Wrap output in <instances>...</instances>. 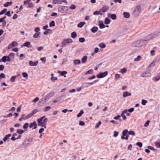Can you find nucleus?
<instances>
[{
    "mask_svg": "<svg viewBox=\"0 0 160 160\" xmlns=\"http://www.w3.org/2000/svg\"><path fill=\"white\" fill-rule=\"evenodd\" d=\"M37 125L36 122L34 121L32 123H31L29 125V127L30 128H32V129H35L37 128Z\"/></svg>",
    "mask_w": 160,
    "mask_h": 160,
    "instance_id": "obj_8",
    "label": "nucleus"
},
{
    "mask_svg": "<svg viewBox=\"0 0 160 160\" xmlns=\"http://www.w3.org/2000/svg\"><path fill=\"white\" fill-rule=\"evenodd\" d=\"M150 72L148 71L143 72L141 73V76L142 77H145L149 76Z\"/></svg>",
    "mask_w": 160,
    "mask_h": 160,
    "instance_id": "obj_12",
    "label": "nucleus"
},
{
    "mask_svg": "<svg viewBox=\"0 0 160 160\" xmlns=\"http://www.w3.org/2000/svg\"><path fill=\"white\" fill-rule=\"evenodd\" d=\"M79 41L80 42H83L85 41V39L83 37L80 38L79 39Z\"/></svg>",
    "mask_w": 160,
    "mask_h": 160,
    "instance_id": "obj_47",
    "label": "nucleus"
},
{
    "mask_svg": "<svg viewBox=\"0 0 160 160\" xmlns=\"http://www.w3.org/2000/svg\"><path fill=\"white\" fill-rule=\"evenodd\" d=\"M124 17L126 18H128L130 17L129 13L127 12H124L123 13Z\"/></svg>",
    "mask_w": 160,
    "mask_h": 160,
    "instance_id": "obj_18",
    "label": "nucleus"
},
{
    "mask_svg": "<svg viewBox=\"0 0 160 160\" xmlns=\"http://www.w3.org/2000/svg\"><path fill=\"white\" fill-rule=\"evenodd\" d=\"M129 134H128V133L127 135H126L125 136V137H124V138H122L121 139H122V140L125 139L126 140H128V137H129Z\"/></svg>",
    "mask_w": 160,
    "mask_h": 160,
    "instance_id": "obj_57",
    "label": "nucleus"
},
{
    "mask_svg": "<svg viewBox=\"0 0 160 160\" xmlns=\"http://www.w3.org/2000/svg\"><path fill=\"white\" fill-rule=\"evenodd\" d=\"M160 35V31L159 32H156L154 33H152L149 34L147 36L145 39H143V40H145L146 42H144L145 43H147L148 41L150 40L151 39L154 38H156L157 37Z\"/></svg>",
    "mask_w": 160,
    "mask_h": 160,
    "instance_id": "obj_1",
    "label": "nucleus"
},
{
    "mask_svg": "<svg viewBox=\"0 0 160 160\" xmlns=\"http://www.w3.org/2000/svg\"><path fill=\"white\" fill-rule=\"evenodd\" d=\"M28 126H29L28 123L27 122H26L24 124V125L23 126V127L24 129H26L28 128Z\"/></svg>",
    "mask_w": 160,
    "mask_h": 160,
    "instance_id": "obj_52",
    "label": "nucleus"
},
{
    "mask_svg": "<svg viewBox=\"0 0 160 160\" xmlns=\"http://www.w3.org/2000/svg\"><path fill=\"white\" fill-rule=\"evenodd\" d=\"M141 8L139 6H137L134 8L133 12V14L135 17L138 16L140 13Z\"/></svg>",
    "mask_w": 160,
    "mask_h": 160,
    "instance_id": "obj_4",
    "label": "nucleus"
},
{
    "mask_svg": "<svg viewBox=\"0 0 160 160\" xmlns=\"http://www.w3.org/2000/svg\"><path fill=\"white\" fill-rule=\"evenodd\" d=\"M29 65L31 66H36L38 63V61H36L35 62H33L31 60L29 61Z\"/></svg>",
    "mask_w": 160,
    "mask_h": 160,
    "instance_id": "obj_10",
    "label": "nucleus"
},
{
    "mask_svg": "<svg viewBox=\"0 0 160 160\" xmlns=\"http://www.w3.org/2000/svg\"><path fill=\"white\" fill-rule=\"evenodd\" d=\"M150 123V121L149 120H148L145 123L144 126L145 127H147L148 126Z\"/></svg>",
    "mask_w": 160,
    "mask_h": 160,
    "instance_id": "obj_59",
    "label": "nucleus"
},
{
    "mask_svg": "<svg viewBox=\"0 0 160 160\" xmlns=\"http://www.w3.org/2000/svg\"><path fill=\"white\" fill-rule=\"evenodd\" d=\"M128 134L130 135H132L133 136H134L135 135V132L133 131H130L128 132Z\"/></svg>",
    "mask_w": 160,
    "mask_h": 160,
    "instance_id": "obj_51",
    "label": "nucleus"
},
{
    "mask_svg": "<svg viewBox=\"0 0 160 160\" xmlns=\"http://www.w3.org/2000/svg\"><path fill=\"white\" fill-rule=\"evenodd\" d=\"M50 27H54L55 26V22L54 21H52L49 24Z\"/></svg>",
    "mask_w": 160,
    "mask_h": 160,
    "instance_id": "obj_38",
    "label": "nucleus"
},
{
    "mask_svg": "<svg viewBox=\"0 0 160 160\" xmlns=\"http://www.w3.org/2000/svg\"><path fill=\"white\" fill-rule=\"evenodd\" d=\"M40 59L43 63H45L46 62V58L45 57L41 58H40Z\"/></svg>",
    "mask_w": 160,
    "mask_h": 160,
    "instance_id": "obj_62",
    "label": "nucleus"
},
{
    "mask_svg": "<svg viewBox=\"0 0 160 160\" xmlns=\"http://www.w3.org/2000/svg\"><path fill=\"white\" fill-rule=\"evenodd\" d=\"M154 143L155 146L158 148H160V142H154Z\"/></svg>",
    "mask_w": 160,
    "mask_h": 160,
    "instance_id": "obj_41",
    "label": "nucleus"
},
{
    "mask_svg": "<svg viewBox=\"0 0 160 160\" xmlns=\"http://www.w3.org/2000/svg\"><path fill=\"white\" fill-rule=\"evenodd\" d=\"M15 135H17V134L16 133H15L13 135L11 138V139L12 140L14 141L16 139H18L19 138L20 136V135H19L16 138L15 137Z\"/></svg>",
    "mask_w": 160,
    "mask_h": 160,
    "instance_id": "obj_26",
    "label": "nucleus"
},
{
    "mask_svg": "<svg viewBox=\"0 0 160 160\" xmlns=\"http://www.w3.org/2000/svg\"><path fill=\"white\" fill-rule=\"evenodd\" d=\"M121 117V115H118L116 116H115L114 117V119L115 120H118L119 119V120L121 122L122 121V119L121 118L120 119Z\"/></svg>",
    "mask_w": 160,
    "mask_h": 160,
    "instance_id": "obj_37",
    "label": "nucleus"
},
{
    "mask_svg": "<svg viewBox=\"0 0 160 160\" xmlns=\"http://www.w3.org/2000/svg\"><path fill=\"white\" fill-rule=\"evenodd\" d=\"M101 12V11L100 10L99 11H96L93 12V14L94 15H98L100 14L101 15H102L103 14Z\"/></svg>",
    "mask_w": 160,
    "mask_h": 160,
    "instance_id": "obj_23",
    "label": "nucleus"
},
{
    "mask_svg": "<svg viewBox=\"0 0 160 160\" xmlns=\"http://www.w3.org/2000/svg\"><path fill=\"white\" fill-rule=\"evenodd\" d=\"M68 7L66 6L60 5L58 8V12L62 13H66L68 10Z\"/></svg>",
    "mask_w": 160,
    "mask_h": 160,
    "instance_id": "obj_2",
    "label": "nucleus"
},
{
    "mask_svg": "<svg viewBox=\"0 0 160 160\" xmlns=\"http://www.w3.org/2000/svg\"><path fill=\"white\" fill-rule=\"evenodd\" d=\"M28 6L27 7L28 8H32L33 7V4L32 2H30L28 3Z\"/></svg>",
    "mask_w": 160,
    "mask_h": 160,
    "instance_id": "obj_50",
    "label": "nucleus"
},
{
    "mask_svg": "<svg viewBox=\"0 0 160 160\" xmlns=\"http://www.w3.org/2000/svg\"><path fill=\"white\" fill-rule=\"evenodd\" d=\"M93 71L92 69H90L89 70L86 72L85 74L86 75H88V74H92L93 73Z\"/></svg>",
    "mask_w": 160,
    "mask_h": 160,
    "instance_id": "obj_32",
    "label": "nucleus"
},
{
    "mask_svg": "<svg viewBox=\"0 0 160 160\" xmlns=\"http://www.w3.org/2000/svg\"><path fill=\"white\" fill-rule=\"evenodd\" d=\"M11 134L7 135L5 136V137L3 138V141H6L9 138V137L11 136Z\"/></svg>",
    "mask_w": 160,
    "mask_h": 160,
    "instance_id": "obj_39",
    "label": "nucleus"
},
{
    "mask_svg": "<svg viewBox=\"0 0 160 160\" xmlns=\"http://www.w3.org/2000/svg\"><path fill=\"white\" fill-rule=\"evenodd\" d=\"M85 24V22H82L79 23L78 24V27L81 28H82L84 25Z\"/></svg>",
    "mask_w": 160,
    "mask_h": 160,
    "instance_id": "obj_28",
    "label": "nucleus"
},
{
    "mask_svg": "<svg viewBox=\"0 0 160 160\" xmlns=\"http://www.w3.org/2000/svg\"><path fill=\"white\" fill-rule=\"evenodd\" d=\"M18 76V75L17 76H13L10 79L11 81L12 82H14L15 81V78Z\"/></svg>",
    "mask_w": 160,
    "mask_h": 160,
    "instance_id": "obj_45",
    "label": "nucleus"
},
{
    "mask_svg": "<svg viewBox=\"0 0 160 160\" xmlns=\"http://www.w3.org/2000/svg\"><path fill=\"white\" fill-rule=\"evenodd\" d=\"M147 148L150 149L151 150L153 151L154 152H156L157 151V150L154 148L153 147L151 146H148Z\"/></svg>",
    "mask_w": 160,
    "mask_h": 160,
    "instance_id": "obj_36",
    "label": "nucleus"
},
{
    "mask_svg": "<svg viewBox=\"0 0 160 160\" xmlns=\"http://www.w3.org/2000/svg\"><path fill=\"white\" fill-rule=\"evenodd\" d=\"M17 45V43L16 42H13L9 45L8 48H11L13 46H15Z\"/></svg>",
    "mask_w": 160,
    "mask_h": 160,
    "instance_id": "obj_24",
    "label": "nucleus"
},
{
    "mask_svg": "<svg viewBox=\"0 0 160 160\" xmlns=\"http://www.w3.org/2000/svg\"><path fill=\"white\" fill-rule=\"evenodd\" d=\"M88 82H85L83 83L82 84L81 86L83 89L89 87L88 84Z\"/></svg>",
    "mask_w": 160,
    "mask_h": 160,
    "instance_id": "obj_22",
    "label": "nucleus"
},
{
    "mask_svg": "<svg viewBox=\"0 0 160 160\" xmlns=\"http://www.w3.org/2000/svg\"><path fill=\"white\" fill-rule=\"evenodd\" d=\"M31 43L29 41H27L24 43L23 44L21 45V48H22L23 46H25L28 48L30 45Z\"/></svg>",
    "mask_w": 160,
    "mask_h": 160,
    "instance_id": "obj_16",
    "label": "nucleus"
},
{
    "mask_svg": "<svg viewBox=\"0 0 160 160\" xmlns=\"http://www.w3.org/2000/svg\"><path fill=\"white\" fill-rule=\"evenodd\" d=\"M51 108V107L49 106H48L45 107V108L44 110V112H47Z\"/></svg>",
    "mask_w": 160,
    "mask_h": 160,
    "instance_id": "obj_53",
    "label": "nucleus"
},
{
    "mask_svg": "<svg viewBox=\"0 0 160 160\" xmlns=\"http://www.w3.org/2000/svg\"><path fill=\"white\" fill-rule=\"evenodd\" d=\"M48 121V119L47 118H45L43 120L42 122L43 124H46L47 122Z\"/></svg>",
    "mask_w": 160,
    "mask_h": 160,
    "instance_id": "obj_61",
    "label": "nucleus"
},
{
    "mask_svg": "<svg viewBox=\"0 0 160 160\" xmlns=\"http://www.w3.org/2000/svg\"><path fill=\"white\" fill-rule=\"evenodd\" d=\"M98 24L100 29H102L105 28V25L103 24V22L102 21H99L98 22Z\"/></svg>",
    "mask_w": 160,
    "mask_h": 160,
    "instance_id": "obj_11",
    "label": "nucleus"
},
{
    "mask_svg": "<svg viewBox=\"0 0 160 160\" xmlns=\"http://www.w3.org/2000/svg\"><path fill=\"white\" fill-rule=\"evenodd\" d=\"M109 8V7L106 5L104 6L102 8L100 9V10L101 12H106Z\"/></svg>",
    "mask_w": 160,
    "mask_h": 160,
    "instance_id": "obj_9",
    "label": "nucleus"
},
{
    "mask_svg": "<svg viewBox=\"0 0 160 160\" xmlns=\"http://www.w3.org/2000/svg\"><path fill=\"white\" fill-rule=\"evenodd\" d=\"M101 121H99L98 122V123H97L95 126V128H98L100 125L101 124Z\"/></svg>",
    "mask_w": 160,
    "mask_h": 160,
    "instance_id": "obj_63",
    "label": "nucleus"
},
{
    "mask_svg": "<svg viewBox=\"0 0 160 160\" xmlns=\"http://www.w3.org/2000/svg\"><path fill=\"white\" fill-rule=\"evenodd\" d=\"M108 74V72L107 71H105L104 72H100L97 75L96 77L99 78H102L107 76Z\"/></svg>",
    "mask_w": 160,
    "mask_h": 160,
    "instance_id": "obj_5",
    "label": "nucleus"
},
{
    "mask_svg": "<svg viewBox=\"0 0 160 160\" xmlns=\"http://www.w3.org/2000/svg\"><path fill=\"white\" fill-rule=\"evenodd\" d=\"M136 145L139 146L140 148H141L142 146V143L140 142H137L136 143Z\"/></svg>",
    "mask_w": 160,
    "mask_h": 160,
    "instance_id": "obj_49",
    "label": "nucleus"
},
{
    "mask_svg": "<svg viewBox=\"0 0 160 160\" xmlns=\"http://www.w3.org/2000/svg\"><path fill=\"white\" fill-rule=\"evenodd\" d=\"M7 11V9L4 8L2 10L1 12H0V15H1L3 14H4Z\"/></svg>",
    "mask_w": 160,
    "mask_h": 160,
    "instance_id": "obj_58",
    "label": "nucleus"
},
{
    "mask_svg": "<svg viewBox=\"0 0 160 160\" xmlns=\"http://www.w3.org/2000/svg\"><path fill=\"white\" fill-rule=\"evenodd\" d=\"M110 22V20L108 18H106L104 20V23L106 25L109 24Z\"/></svg>",
    "mask_w": 160,
    "mask_h": 160,
    "instance_id": "obj_27",
    "label": "nucleus"
},
{
    "mask_svg": "<svg viewBox=\"0 0 160 160\" xmlns=\"http://www.w3.org/2000/svg\"><path fill=\"white\" fill-rule=\"evenodd\" d=\"M61 0H52V3L53 4H61Z\"/></svg>",
    "mask_w": 160,
    "mask_h": 160,
    "instance_id": "obj_20",
    "label": "nucleus"
},
{
    "mask_svg": "<svg viewBox=\"0 0 160 160\" xmlns=\"http://www.w3.org/2000/svg\"><path fill=\"white\" fill-rule=\"evenodd\" d=\"M12 3V2H8L6 3L4 5V7H7L9 6V5H11Z\"/></svg>",
    "mask_w": 160,
    "mask_h": 160,
    "instance_id": "obj_43",
    "label": "nucleus"
},
{
    "mask_svg": "<svg viewBox=\"0 0 160 160\" xmlns=\"http://www.w3.org/2000/svg\"><path fill=\"white\" fill-rule=\"evenodd\" d=\"M99 46L101 48H103L106 47V45L103 42H101L99 44Z\"/></svg>",
    "mask_w": 160,
    "mask_h": 160,
    "instance_id": "obj_33",
    "label": "nucleus"
},
{
    "mask_svg": "<svg viewBox=\"0 0 160 160\" xmlns=\"http://www.w3.org/2000/svg\"><path fill=\"white\" fill-rule=\"evenodd\" d=\"M98 30V28L96 26H94L91 29V32L93 33H94L97 32Z\"/></svg>",
    "mask_w": 160,
    "mask_h": 160,
    "instance_id": "obj_19",
    "label": "nucleus"
},
{
    "mask_svg": "<svg viewBox=\"0 0 160 160\" xmlns=\"http://www.w3.org/2000/svg\"><path fill=\"white\" fill-rule=\"evenodd\" d=\"M87 57L85 56L82 58L81 59V62L82 63H84L87 61Z\"/></svg>",
    "mask_w": 160,
    "mask_h": 160,
    "instance_id": "obj_25",
    "label": "nucleus"
},
{
    "mask_svg": "<svg viewBox=\"0 0 160 160\" xmlns=\"http://www.w3.org/2000/svg\"><path fill=\"white\" fill-rule=\"evenodd\" d=\"M57 78L56 77H52L51 78V79L52 81H55L57 80Z\"/></svg>",
    "mask_w": 160,
    "mask_h": 160,
    "instance_id": "obj_64",
    "label": "nucleus"
},
{
    "mask_svg": "<svg viewBox=\"0 0 160 160\" xmlns=\"http://www.w3.org/2000/svg\"><path fill=\"white\" fill-rule=\"evenodd\" d=\"M73 42L72 39L71 38H68L67 39H64L62 42V43L63 44L64 46H65L67 44L69 43L72 42Z\"/></svg>",
    "mask_w": 160,
    "mask_h": 160,
    "instance_id": "obj_7",
    "label": "nucleus"
},
{
    "mask_svg": "<svg viewBox=\"0 0 160 160\" xmlns=\"http://www.w3.org/2000/svg\"><path fill=\"white\" fill-rule=\"evenodd\" d=\"M147 102V101L145 99H142V100L141 103L143 105H145Z\"/></svg>",
    "mask_w": 160,
    "mask_h": 160,
    "instance_id": "obj_54",
    "label": "nucleus"
},
{
    "mask_svg": "<svg viewBox=\"0 0 160 160\" xmlns=\"http://www.w3.org/2000/svg\"><path fill=\"white\" fill-rule=\"evenodd\" d=\"M131 95V93H129L127 91L124 92L123 94V98H125L128 96H130Z\"/></svg>",
    "mask_w": 160,
    "mask_h": 160,
    "instance_id": "obj_17",
    "label": "nucleus"
},
{
    "mask_svg": "<svg viewBox=\"0 0 160 160\" xmlns=\"http://www.w3.org/2000/svg\"><path fill=\"white\" fill-rule=\"evenodd\" d=\"M32 116V114L31 113L28 115H27L25 117V118L24 119V120H25L26 119H29L31 118Z\"/></svg>",
    "mask_w": 160,
    "mask_h": 160,
    "instance_id": "obj_40",
    "label": "nucleus"
},
{
    "mask_svg": "<svg viewBox=\"0 0 160 160\" xmlns=\"http://www.w3.org/2000/svg\"><path fill=\"white\" fill-rule=\"evenodd\" d=\"M38 111V110L37 109H35L33 110L31 113L33 116V115H34V114H36Z\"/></svg>",
    "mask_w": 160,
    "mask_h": 160,
    "instance_id": "obj_46",
    "label": "nucleus"
},
{
    "mask_svg": "<svg viewBox=\"0 0 160 160\" xmlns=\"http://www.w3.org/2000/svg\"><path fill=\"white\" fill-rule=\"evenodd\" d=\"M51 31V30L50 29H48L44 32L43 34L44 35H48L49 33V31Z\"/></svg>",
    "mask_w": 160,
    "mask_h": 160,
    "instance_id": "obj_55",
    "label": "nucleus"
},
{
    "mask_svg": "<svg viewBox=\"0 0 160 160\" xmlns=\"http://www.w3.org/2000/svg\"><path fill=\"white\" fill-rule=\"evenodd\" d=\"M128 130L127 129H125L122 132V135L121 137V139L122 138H124V137H125V136L128 134Z\"/></svg>",
    "mask_w": 160,
    "mask_h": 160,
    "instance_id": "obj_15",
    "label": "nucleus"
},
{
    "mask_svg": "<svg viewBox=\"0 0 160 160\" xmlns=\"http://www.w3.org/2000/svg\"><path fill=\"white\" fill-rule=\"evenodd\" d=\"M127 69L126 68H124L121 69L120 71V72L122 74H124L127 72Z\"/></svg>",
    "mask_w": 160,
    "mask_h": 160,
    "instance_id": "obj_34",
    "label": "nucleus"
},
{
    "mask_svg": "<svg viewBox=\"0 0 160 160\" xmlns=\"http://www.w3.org/2000/svg\"><path fill=\"white\" fill-rule=\"evenodd\" d=\"M2 61L4 62H5L7 61V56H4L2 59Z\"/></svg>",
    "mask_w": 160,
    "mask_h": 160,
    "instance_id": "obj_60",
    "label": "nucleus"
},
{
    "mask_svg": "<svg viewBox=\"0 0 160 160\" xmlns=\"http://www.w3.org/2000/svg\"><path fill=\"white\" fill-rule=\"evenodd\" d=\"M58 73L61 76H64V77H66V74L67 73V72L65 71H58Z\"/></svg>",
    "mask_w": 160,
    "mask_h": 160,
    "instance_id": "obj_14",
    "label": "nucleus"
},
{
    "mask_svg": "<svg viewBox=\"0 0 160 160\" xmlns=\"http://www.w3.org/2000/svg\"><path fill=\"white\" fill-rule=\"evenodd\" d=\"M84 113L82 110H81L79 113L77 115V116L78 118L82 116V114Z\"/></svg>",
    "mask_w": 160,
    "mask_h": 160,
    "instance_id": "obj_31",
    "label": "nucleus"
},
{
    "mask_svg": "<svg viewBox=\"0 0 160 160\" xmlns=\"http://www.w3.org/2000/svg\"><path fill=\"white\" fill-rule=\"evenodd\" d=\"M141 57L140 55H138L137 58H135L134 59V61H139L141 59Z\"/></svg>",
    "mask_w": 160,
    "mask_h": 160,
    "instance_id": "obj_44",
    "label": "nucleus"
},
{
    "mask_svg": "<svg viewBox=\"0 0 160 160\" xmlns=\"http://www.w3.org/2000/svg\"><path fill=\"white\" fill-rule=\"evenodd\" d=\"M54 92H52L49 93L44 98V99L42 101L44 102L49 99L51 97H52L54 94Z\"/></svg>",
    "mask_w": 160,
    "mask_h": 160,
    "instance_id": "obj_6",
    "label": "nucleus"
},
{
    "mask_svg": "<svg viewBox=\"0 0 160 160\" xmlns=\"http://www.w3.org/2000/svg\"><path fill=\"white\" fill-rule=\"evenodd\" d=\"M108 17H110V18L113 20H115L116 19L117 16L115 14L108 13Z\"/></svg>",
    "mask_w": 160,
    "mask_h": 160,
    "instance_id": "obj_13",
    "label": "nucleus"
},
{
    "mask_svg": "<svg viewBox=\"0 0 160 160\" xmlns=\"http://www.w3.org/2000/svg\"><path fill=\"white\" fill-rule=\"evenodd\" d=\"M77 35L75 32H73L71 33V37L73 38H75L77 37Z\"/></svg>",
    "mask_w": 160,
    "mask_h": 160,
    "instance_id": "obj_35",
    "label": "nucleus"
},
{
    "mask_svg": "<svg viewBox=\"0 0 160 160\" xmlns=\"http://www.w3.org/2000/svg\"><path fill=\"white\" fill-rule=\"evenodd\" d=\"M40 34V32H38L35 33L33 36V37L34 38H38Z\"/></svg>",
    "mask_w": 160,
    "mask_h": 160,
    "instance_id": "obj_42",
    "label": "nucleus"
},
{
    "mask_svg": "<svg viewBox=\"0 0 160 160\" xmlns=\"http://www.w3.org/2000/svg\"><path fill=\"white\" fill-rule=\"evenodd\" d=\"M29 142L27 140H25L23 143L24 146H26L28 144Z\"/></svg>",
    "mask_w": 160,
    "mask_h": 160,
    "instance_id": "obj_56",
    "label": "nucleus"
},
{
    "mask_svg": "<svg viewBox=\"0 0 160 160\" xmlns=\"http://www.w3.org/2000/svg\"><path fill=\"white\" fill-rule=\"evenodd\" d=\"M37 122L38 123V126H43V125L44 124L42 122V121H41L40 120H39V119H38L37 120Z\"/></svg>",
    "mask_w": 160,
    "mask_h": 160,
    "instance_id": "obj_30",
    "label": "nucleus"
},
{
    "mask_svg": "<svg viewBox=\"0 0 160 160\" xmlns=\"http://www.w3.org/2000/svg\"><path fill=\"white\" fill-rule=\"evenodd\" d=\"M76 8V6H75V5L73 4L71 5L69 7L70 9L72 10H74Z\"/></svg>",
    "mask_w": 160,
    "mask_h": 160,
    "instance_id": "obj_48",
    "label": "nucleus"
},
{
    "mask_svg": "<svg viewBox=\"0 0 160 160\" xmlns=\"http://www.w3.org/2000/svg\"><path fill=\"white\" fill-rule=\"evenodd\" d=\"M73 63L75 65H78L81 63V61L79 59L74 60Z\"/></svg>",
    "mask_w": 160,
    "mask_h": 160,
    "instance_id": "obj_29",
    "label": "nucleus"
},
{
    "mask_svg": "<svg viewBox=\"0 0 160 160\" xmlns=\"http://www.w3.org/2000/svg\"><path fill=\"white\" fill-rule=\"evenodd\" d=\"M145 40H143V39H141L135 42L132 45L133 47H139L146 44Z\"/></svg>",
    "mask_w": 160,
    "mask_h": 160,
    "instance_id": "obj_3",
    "label": "nucleus"
},
{
    "mask_svg": "<svg viewBox=\"0 0 160 160\" xmlns=\"http://www.w3.org/2000/svg\"><path fill=\"white\" fill-rule=\"evenodd\" d=\"M160 79V76L158 75L153 77L152 78V80L154 82H157Z\"/></svg>",
    "mask_w": 160,
    "mask_h": 160,
    "instance_id": "obj_21",
    "label": "nucleus"
}]
</instances>
